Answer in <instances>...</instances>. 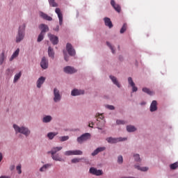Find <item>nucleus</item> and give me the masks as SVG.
<instances>
[{
    "label": "nucleus",
    "mask_w": 178,
    "mask_h": 178,
    "mask_svg": "<svg viewBox=\"0 0 178 178\" xmlns=\"http://www.w3.org/2000/svg\"><path fill=\"white\" fill-rule=\"evenodd\" d=\"M135 168L138 169V170H141V172H147L148 170V168L147 167H140V165H135Z\"/></svg>",
    "instance_id": "7c9ffc66"
},
{
    "label": "nucleus",
    "mask_w": 178,
    "mask_h": 178,
    "mask_svg": "<svg viewBox=\"0 0 178 178\" xmlns=\"http://www.w3.org/2000/svg\"><path fill=\"white\" fill-rule=\"evenodd\" d=\"M90 124H91V126H94V122H92Z\"/></svg>",
    "instance_id": "bf43d9fd"
},
{
    "label": "nucleus",
    "mask_w": 178,
    "mask_h": 178,
    "mask_svg": "<svg viewBox=\"0 0 178 178\" xmlns=\"http://www.w3.org/2000/svg\"><path fill=\"white\" fill-rule=\"evenodd\" d=\"M81 159H72V163H79Z\"/></svg>",
    "instance_id": "a18cd8bd"
},
{
    "label": "nucleus",
    "mask_w": 178,
    "mask_h": 178,
    "mask_svg": "<svg viewBox=\"0 0 178 178\" xmlns=\"http://www.w3.org/2000/svg\"><path fill=\"white\" fill-rule=\"evenodd\" d=\"M134 157L136 162H140V161H141V159H140V154H134Z\"/></svg>",
    "instance_id": "37998d69"
},
{
    "label": "nucleus",
    "mask_w": 178,
    "mask_h": 178,
    "mask_svg": "<svg viewBox=\"0 0 178 178\" xmlns=\"http://www.w3.org/2000/svg\"><path fill=\"white\" fill-rule=\"evenodd\" d=\"M39 29L41 30V33L45 34L47 31H49V28L47 25L42 24L40 25Z\"/></svg>",
    "instance_id": "dca6fc26"
},
{
    "label": "nucleus",
    "mask_w": 178,
    "mask_h": 178,
    "mask_svg": "<svg viewBox=\"0 0 178 178\" xmlns=\"http://www.w3.org/2000/svg\"><path fill=\"white\" fill-rule=\"evenodd\" d=\"M105 149H106L105 147H98L92 153V156H95V155H98L99 152H102L103 151H105Z\"/></svg>",
    "instance_id": "a211bd4d"
},
{
    "label": "nucleus",
    "mask_w": 178,
    "mask_h": 178,
    "mask_svg": "<svg viewBox=\"0 0 178 178\" xmlns=\"http://www.w3.org/2000/svg\"><path fill=\"white\" fill-rule=\"evenodd\" d=\"M90 138H91V134L90 133H86L78 137L76 140L79 144H83V143H86Z\"/></svg>",
    "instance_id": "7ed1b4c3"
},
{
    "label": "nucleus",
    "mask_w": 178,
    "mask_h": 178,
    "mask_svg": "<svg viewBox=\"0 0 178 178\" xmlns=\"http://www.w3.org/2000/svg\"><path fill=\"white\" fill-rule=\"evenodd\" d=\"M55 31H59V26H57L56 29H54Z\"/></svg>",
    "instance_id": "6e6d98bb"
},
{
    "label": "nucleus",
    "mask_w": 178,
    "mask_h": 178,
    "mask_svg": "<svg viewBox=\"0 0 178 178\" xmlns=\"http://www.w3.org/2000/svg\"><path fill=\"white\" fill-rule=\"evenodd\" d=\"M40 17H42L44 20H48L49 22L52 21V17L48 16V15H47V14H45L42 12L40 13Z\"/></svg>",
    "instance_id": "412c9836"
},
{
    "label": "nucleus",
    "mask_w": 178,
    "mask_h": 178,
    "mask_svg": "<svg viewBox=\"0 0 178 178\" xmlns=\"http://www.w3.org/2000/svg\"><path fill=\"white\" fill-rule=\"evenodd\" d=\"M55 12L58 15V17L59 19V24L60 26H62L63 23V15L62 14V12H60V8H56Z\"/></svg>",
    "instance_id": "6e6552de"
},
{
    "label": "nucleus",
    "mask_w": 178,
    "mask_h": 178,
    "mask_svg": "<svg viewBox=\"0 0 178 178\" xmlns=\"http://www.w3.org/2000/svg\"><path fill=\"white\" fill-rule=\"evenodd\" d=\"M6 72L8 74H12V73H13V70H10V69H8L6 70Z\"/></svg>",
    "instance_id": "603ef678"
},
{
    "label": "nucleus",
    "mask_w": 178,
    "mask_h": 178,
    "mask_svg": "<svg viewBox=\"0 0 178 178\" xmlns=\"http://www.w3.org/2000/svg\"><path fill=\"white\" fill-rule=\"evenodd\" d=\"M95 118H99V119L102 120L104 119V114L97 113L96 114Z\"/></svg>",
    "instance_id": "49530a36"
},
{
    "label": "nucleus",
    "mask_w": 178,
    "mask_h": 178,
    "mask_svg": "<svg viewBox=\"0 0 178 178\" xmlns=\"http://www.w3.org/2000/svg\"><path fill=\"white\" fill-rule=\"evenodd\" d=\"M20 52L19 49H17V50L13 54L12 56L10 58V62H12L15 58H17L19 56V53Z\"/></svg>",
    "instance_id": "b1692460"
},
{
    "label": "nucleus",
    "mask_w": 178,
    "mask_h": 178,
    "mask_svg": "<svg viewBox=\"0 0 178 178\" xmlns=\"http://www.w3.org/2000/svg\"><path fill=\"white\" fill-rule=\"evenodd\" d=\"M98 129H99V130H102V129H101V128H99V127H98Z\"/></svg>",
    "instance_id": "680f3d73"
},
{
    "label": "nucleus",
    "mask_w": 178,
    "mask_h": 178,
    "mask_svg": "<svg viewBox=\"0 0 178 178\" xmlns=\"http://www.w3.org/2000/svg\"><path fill=\"white\" fill-rule=\"evenodd\" d=\"M48 37L53 45H58L59 42V38H58L57 36L51 33H48Z\"/></svg>",
    "instance_id": "423d86ee"
},
{
    "label": "nucleus",
    "mask_w": 178,
    "mask_h": 178,
    "mask_svg": "<svg viewBox=\"0 0 178 178\" xmlns=\"http://www.w3.org/2000/svg\"><path fill=\"white\" fill-rule=\"evenodd\" d=\"M48 55L49 58H51L52 59L55 58V52L54 51V49L51 47H49L48 48Z\"/></svg>",
    "instance_id": "5701e85b"
},
{
    "label": "nucleus",
    "mask_w": 178,
    "mask_h": 178,
    "mask_svg": "<svg viewBox=\"0 0 178 178\" xmlns=\"http://www.w3.org/2000/svg\"><path fill=\"white\" fill-rule=\"evenodd\" d=\"M126 30H127V24H124L120 31V34H123V33H124V31H126Z\"/></svg>",
    "instance_id": "f704fd0d"
},
{
    "label": "nucleus",
    "mask_w": 178,
    "mask_h": 178,
    "mask_svg": "<svg viewBox=\"0 0 178 178\" xmlns=\"http://www.w3.org/2000/svg\"><path fill=\"white\" fill-rule=\"evenodd\" d=\"M62 147H53L50 152L51 155H55L58 152L60 151L62 149Z\"/></svg>",
    "instance_id": "393cba45"
},
{
    "label": "nucleus",
    "mask_w": 178,
    "mask_h": 178,
    "mask_svg": "<svg viewBox=\"0 0 178 178\" xmlns=\"http://www.w3.org/2000/svg\"><path fill=\"white\" fill-rule=\"evenodd\" d=\"M127 140V138H112L109 137L106 138L107 143H109V144H115V143H119V141H126Z\"/></svg>",
    "instance_id": "20e7f679"
},
{
    "label": "nucleus",
    "mask_w": 178,
    "mask_h": 178,
    "mask_svg": "<svg viewBox=\"0 0 178 178\" xmlns=\"http://www.w3.org/2000/svg\"><path fill=\"white\" fill-rule=\"evenodd\" d=\"M44 35H45L44 33H42V32L40 33L38 38V42H41L44 40Z\"/></svg>",
    "instance_id": "e433bc0d"
},
{
    "label": "nucleus",
    "mask_w": 178,
    "mask_h": 178,
    "mask_svg": "<svg viewBox=\"0 0 178 178\" xmlns=\"http://www.w3.org/2000/svg\"><path fill=\"white\" fill-rule=\"evenodd\" d=\"M158 111V102L156 100H153L150 105V112H155Z\"/></svg>",
    "instance_id": "ddd939ff"
},
{
    "label": "nucleus",
    "mask_w": 178,
    "mask_h": 178,
    "mask_svg": "<svg viewBox=\"0 0 178 178\" xmlns=\"http://www.w3.org/2000/svg\"><path fill=\"white\" fill-rule=\"evenodd\" d=\"M16 169L18 172V175H22V165H18Z\"/></svg>",
    "instance_id": "c03bdc74"
},
{
    "label": "nucleus",
    "mask_w": 178,
    "mask_h": 178,
    "mask_svg": "<svg viewBox=\"0 0 178 178\" xmlns=\"http://www.w3.org/2000/svg\"><path fill=\"white\" fill-rule=\"evenodd\" d=\"M43 83H45V77L40 76L37 81V87L38 88H41V86H42Z\"/></svg>",
    "instance_id": "f3484780"
},
{
    "label": "nucleus",
    "mask_w": 178,
    "mask_h": 178,
    "mask_svg": "<svg viewBox=\"0 0 178 178\" xmlns=\"http://www.w3.org/2000/svg\"><path fill=\"white\" fill-rule=\"evenodd\" d=\"M111 5L114 8L115 10L118 12V13H120V11L122 10V8L119 4H116V3L114 1V0L111 1Z\"/></svg>",
    "instance_id": "f8f14e48"
},
{
    "label": "nucleus",
    "mask_w": 178,
    "mask_h": 178,
    "mask_svg": "<svg viewBox=\"0 0 178 178\" xmlns=\"http://www.w3.org/2000/svg\"><path fill=\"white\" fill-rule=\"evenodd\" d=\"M128 83H129V86H131V87H132L133 92H137V90L138 89L137 88V87H136V83H134V81H133V79H131V77L128 78Z\"/></svg>",
    "instance_id": "9b49d317"
},
{
    "label": "nucleus",
    "mask_w": 178,
    "mask_h": 178,
    "mask_svg": "<svg viewBox=\"0 0 178 178\" xmlns=\"http://www.w3.org/2000/svg\"><path fill=\"white\" fill-rule=\"evenodd\" d=\"M170 168L172 170H175V169H177V168H178V162H175V163H174L172 164H170Z\"/></svg>",
    "instance_id": "4c0bfd02"
},
{
    "label": "nucleus",
    "mask_w": 178,
    "mask_h": 178,
    "mask_svg": "<svg viewBox=\"0 0 178 178\" xmlns=\"http://www.w3.org/2000/svg\"><path fill=\"white\" fill-rule=\"evenodd\" d=\"M142 90L143 92H146L148 95H154V92L151 91L149 88H143Z\"/></svg>",
    "instance_id": "2f4dec72"
},
{
    "label": "nucleus",
    "mask_w": 178,
    "mask_h": 178,
    "mask_svg": "<svg viewBox=\"0 0 178 178\" xmlns=\"http://www.w3.org/2000/svg\"><path fill=\"white\" fill-rule=\"evenodd\" d=\"M51 120H52V117L51 115H46L42 119L43 123H49Z\"/></svg>",
    "instance_id": "a878e982"
},
{
    "label": "nucleus",
    "mask_w": 178,
    "mask_h": 178,
    "mask_svg": "<svg viewBox=\"0 0 178 178\" xmlns=\"http://www.w3.org/2000/svg\"><path fill=\"white\" fill-rule=\"evenodd\" d=\"M117 124H124L126 123V122H124V120H118L116 121Z\"/></svg>",
    "instance_id": "de8ad7c7"
},
{
    "label": "nucleus",
    "mask_w": 178,
    "mask_h": 178,
    "mask_svg": "<svg viewBox=\"0 0 178 178\" xmlns=\"http://www.w3.org/2000/svg\"><path fill=\"white\" fill-rule=\"evenodd\" d=\"M54 102H59L60 99H62V96L60 95V93L59 92V90L58 88H55L54 89Z\"/></svg>",
    "instance_id": "39448f33"
},
{
    "label": "nucleus",
    "mask_w": 178,
    "mask_h": 178,
    "mask_svg": "<svg viewBox=\"0 0 178 178\" xmlns=\"http://www.w3.org/2000/svg\"><path fill=\"white\" fill-rule=\"evenodd\" d=\"M52 166L51 164H45L40 169V172H45L48 168H51Z\"/></svg>",
    "instance_id": "c756f323"
},
{
    "label": "nucleus",
    "mask_w": 178,
    "mask_h": 178,
    "mask_svg": "<svg viewBox=\"0 0 178 178\" xmlns=\"http://www.w3.org/2000/svg\"><path fill=\"white\" fill-rule=\"evenodd\" d=\"M90 173H91V175H95V176H101L103 172L101 170H97L95 168H90Z\"/></svg>",
    "instance_id": "9d476101"
},
{
    "label": "nucleus",
    "mask_w": 178,
    "mask_h": 178,
    "mask_svg": "<svg viewBox=\"0 0 178 178\" xmlns=\"http://www.w3.org/2000/svg\"><path fill=\"white\" fill-rule=\"evenodd\" d=\"M83 94H84V90L78 89H74L71 92V95H72V97L83 95Z\"/></svg>",
    "instance_id": "4468645a"
},
{
    "label": "nucleus",
    "mask_w": 178,
    "mask_h": 178,
    "mask_svg": "<svg viewBox=\"0 0 178 178\" xmlns=\"http://www.w3.org/2000/svg\"><path fill=\"white\" fill-rule=\"evenodd\" d=\"M13 127L16 134L20 133L21 134H24V136H26V137L30 136V130H29V128L24 127H20L17 124H13Z\"/></svg>",
    "instance_id": "f03ea898"
},
{
    "label": "nucleus",
    "mask_w": 178,
    "mask_h": 178,
    "mask_svg": "<svg viewBox=\"0 0 178 178\" xmlns=\"http://www.w3.org/2000/svg\"><path fill=\"white\" fill-rule=\"evenodd\" d=\"M2 159H3V156H2V153H0V162L2 161Z\"/></svg>",
    "instance_id": "5fc2aeb1"
},
{
    "label": "nucleus",
    "mask_w": 178,
    "mask_h": 178,
    "mask_svg": "<svg viewBox=\"0 0 178 178\" xmlns=\"http://www.w3.org/2000/svg\"><path fill=\"white\" fill-rule=\"evenodd\" d=\"M10 170H13V169H15V165H11L10 167Z\"/></svg>",
    "instance_id": "4d7b16f0"
},
{
    "label": "nucleus",
    "mask_w": 178,
    "mask_h": 178,
    "mask_svg": "<svg viewBox=\"0 0 178 178\" xmlns=\"http://www.w3.org/2000/svg\"><path fill=\"white\" fill-rule=\"evenodd\" d=\"M40 66L42 69H48V60L45 57L42 58Z\"/></svg>",
    "instance_id": "2eb2a0df"
},
{
    "label": "nucleus",
    "mask_w": 178,
    "mask_h": 178,
    "mask_svg": "<svg viewBox=\"0 0 178 178\" xmlns=\"http://www.w3.org/2000/svg\"><path fill=\"white\" fill-rule=\"evenodd\" d=\"M51 158L54 161H58L59 162L62 161V158L59 156V154H51Z\"/></svg>",
    "instance_id": "c85d7f7f"
},
{
    "label": "nucleus",
    "mask_w": 178,
    "mask_h": 178,
    "mask_svg": "<svg viewBox=\"0 0 178 178\" xmlns=\"http://www.w3.org/2000/svg\"><path fill=\"white\" fill-rule=\"evenodd\" d=\"M136 130H137L136 128H135L134 126L133 125H128L127 127V131L129 132V133H133V131H136Z\"/></svg>",
    "instance_id": "bb28decb"
},
{
    "label": "nucleus",
    "mask_w": 178,
    "mask_h": 178,
    "mask_svg": "<svg viewBox=\"0 0 178 178\" xmlns=\"http://www.w3.org/2000/svg\"><path fill=\"white\" fill-rule=\"evenodd\" d=\"M88 127H92V126H91V123H90V124H88Z\"/></svg>",
    "instance_id": "13d9d810"
},
{
    "label": "nucleus",
    "mask_w": 178,
    "mask_h": 178,
    "mask_svg": "<svg viewBox=\"0 0 178 178\" xmlns=\"http://www.w3.org/2000/svg\"><path fill=\"white\" fill-rule=\"evenodd\" d=\"M107 108L108 109H110V111H113V109H115V106H112V105H108L107 106Z\"/></svg>",
    "instance_id": "3c124183"
},
{
    "label": "nucleus",
    "mask_w": 178,
    "mask_h": 178,
    "mask_svg": "<svg viewBox=\"0 0 178 178\" xmlns=\"http://www.w3.org/2000/svg\"><path fill=\"white\" fill-rule=\"evenodd\" d=\"M66 49L70 56H74V55H76V50L73 49L72 44L67 43L66 45Z\"/></svg>",
    "instance_id": "0eeeda50"
},
{
    "label": "nucleus",
    "mask_w": 178,
    "mask_h": 178,
    "mask_svg": "<svg viewBox=\"0 0 178 178\" xmlns=\"http://www.w3.org/2000/svg\"><path fill=\"white\" fill-rule=\"evenodd\" d=\"M118 163H123V156H118Z\"/></svg>",
    "instance_id": "09e8293b"
},
{
    "label": "nucleus",
    "mask_w": 178,
    "mask_h": 178,
    "mask_svg": "<svg viewBox=\"0 0 178 178\" xmlns=\"http://www.w3.org/2000/svg\"><path fill=\"white\" fill-rule=\"evenodd\" d=\"M64 155H65L66 156H72V155H74V154H73V150L66 151V152L64 153Z\"/></svg>",
    "instance_id": "ea45409f"
},
{
    "label": "nucleus",
    "mask_w": 178,
    "mask_h": 178,
    "mask_svg": "<svg viewBox=\"0 0 178 178\" xmlns=\"http://www.w3.org/2000/svg\"><path fill=\"white\" fill-rule=\"evenodd\" d=\"M48 1L50 6H52L53 8H56L58 6V3L55 2V0H48Z\"/></svg>",
    "instance_id": "72a5a7b5"
},
{
    "label": "nucleus",
    "mask_w": 178,
    "mask_h": 178,
    "mask_svg": "<svg viewBox=\"0 0 178 178\" xmlns=\"http://www.w3.org/2000/svg\"><path fill=\"white\" fill-rule=\"evenodd\" d=\"M26 30V24L23 23L19 27L18 33L16 36V42H20L24 39V31Z\"/></svg>",
    "instance_id": "f257e3e1"
},
{
    "label": "nucleus",
    "mask_w": 178,
    "mask_h": 178,
    "mask_svg": "<svg viewBox=\"0 0 178 178\" xmlns=\"http://www.w3.org/2000/svg\"><path fill=\"white\" fill-rule=\"evenodd\" d=\"M5 52H2L0 56V65H3V62H5Z\"/></svg>",
    "instance_id": "473e14b6"
},
{
    "label": "nucleus",
    "mask_w": 178,
    "mask_h": 178,
    "mask_svg": "<svg viewBox=\"0 0 178 178\" xmlns=\"http://www.w3.org/2000/svg\"><path fill=\"white\" fill-rule=\"evenodd\" d=\"M55 136H58L57 132H49L47 134V137L49 140H54V137H55Z\"/></svg>",
    "instance_id": "cd10ccee"
},
{
    "label": "nucleus",
    "mask_w": 178,
    "mask_h": 178,
    "mask_svg": "<svg viewBox=\"0 0 178 178\" xmlns=\"http://www.w3.org/2000/svg\"><path fill=\"white\" fill-rule=\"evenodd\" d=\"M104 23L105 26H107V27H109V29H112V27H113V24H112V21H111L109 17L104 18Z\"/></svg>",
    "instance_id": "6ab92c4d"
},
{
    "label": "nucleus",
    "mask_w": 178,
    "mask_h": 178,
    "mask_svg": "<svg viewBox=\"0 0 178 178\" xmlns=\"http://www.w3.org/2000/svg\"><path fill=\"white\" fill-rule=\"evenodd\" d=\"M110 79H111V81H113V84L117 86V87H118V88H120V83H119V81H118V79H116L115 76H113L112 75L110 76Z\"/></svg>",
    "instance_id": "4be33fe9"
},
{
    "label": "nucleus",
    "mask_w": 178,
    "mask_h": 178,
    "mask_svg": "<svg viewBox=\"0 0 178 178\" xmlns=\"http://www.w3.org/2000/svg\"><path fill=\"white\" fill-rule=\"evenodd\" d=\"M40 17H42L44 20H48L49 22L52 21V17L48 16V15H47V14H45L42 12L40 13Z\"/></svg>",
    "instance_id": "aec40b11"
},
{
    "label": "nucleus",
    "mask_w": 178,
    "mask_h": 178,
    "mask_svg": "<svg viewBox=\"0 0 178 178\" xmlns=\"http://www.w3.org/2000/svg\"><path fill=\"white\" fill-rule=\"evenodd\" d=\"M64 54V59L65 60H66V62H67V60H69V57L67 56V54H66V52L63 51Z\"/></svg>",
    "instance_id": "8fccbe9b"
},
{
    "label": "nucleus",
    "mask_w": 178,
    "mask_h": 178,
    "mask_svg": "<svg viewBox=\"0 0 178 178\" xmlns=\"http://www.w3.org/2000/svg\"><path fill=\"white\" fill-rule=\"evenodd\" d=\"M0 178H10V176L1 175Z\"/></svg>",
    "instance_id": "864d4df0"
},
{
    "label": "nucleus",
    "mask_w": 178,
    "mask_h": 178,
    "mask_svg": "<svg viewBox=\"0 0 178 178\" xmlns=\"http://www.w3.org/2000/svg\"><path fill=\"white\" fill-rule=\"evenodd\" d=\"M73 155H83L81 150H72Z\"/></svg>",
    "instance_id": "58836bf2"
},
{
    "label": "nucleus",
    "mask_w": 178,
    "mask_h": 178,
    "mask_svg": "<svg viewBox=\"0 0 178 178\" xmlns=\"http://www.w3.org/2000/svg\"><path fill=\"white\" fill-rule=\"evenodd\" d=\"M64 72L65 73H67L68 74H73V73H76L77 70L74 69V67L67 66L64 67Z\"/></svg>",
    "instance_id": "1a4fd4ad"
},
{
    "label": "nucleus",
    "mask_w": 178,
    "mask_h": 178,
    "mask_svg": "<svg viewBox=\"0 0 178 178\" xmlns=\"http://www.w3.org/2000/svg\"><path fill=\"white\" fill-rule=\"evenodd\" d=\"M20 77H22V72H19L18 74L15 75L14 77V83H16L17 81V80H19V79H20Z\"/></svg>",
    "instance_id": "c9c22d12"
},
{
    "label": "nucleus",
    "mask_w": 178,
    "mask_h": 178,
    "mask_svg": "<svg viewBox=\"0 0 178 178\" xmlns=\"http://www.w3.org/2000/svg\"><path fill=\"white\" fill-rule=\"evenodd\" d=\"M106 45L110 48V49H111V52L113 54H115V49H113V47L112 46V44H111L109 42H106Z\"/></svg>",
    "instance_id": "a19ab883"
},
{
    "label": "nucleus",
    "mask_w": 178,
    "mask_h": 178,
    "mask_svg": "<svg viewBox=\"0 0 178 178\" xmlns=\"http://www.w3.org/2000/svg\"><path fill=\"white\" fill-rule=\"evenodd\" d=\"M60 138V141H67V140H69V136H61L59 138Z\"/></svg>",
    "instance_id": "79ce46f5"
},
{
    "label": "nucleus",
    "mask_w": 178,
    "mask_h": 178,
    "mask_svg": "<svg viewBox=\"0 0 178 178\" xmlns=\"http://www.w3.org/2000/svg\"><path fill=\"white\" fill-rule=\"evenodd\" d=\"M145 103H141V105H144Z\"/></svg>",
    "instance_id": "052dcab7"
}]
</instances>
